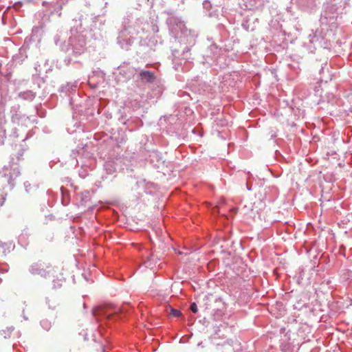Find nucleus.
Wrapping results in <instances>:
<instances>
[{"label":"nucleus","mask_w":352,"mask_h":352,"mask_svg":"<svg viewBox=\"0 0 352 352\" xmlns=\"http://www.w3.org/2000/svg\"><path fill=\"white\" fill-rule=\"evenodd\" d=\"M145 23L143 19H138L132 22L130 17L124 18L122 29L119 32L118 43L122 47L127 49L133 42L136 36L144 30Z\"/></svg>","instance_id":"nucleus-1"},{"label":"nucleus","mask_w":352,"mask_h":352,"mask_svg":"<svg viewBox=\"0 0 352 352\" xmlns=\"http://www.w3.org/2000/svg\"><path fill=\"white\" fill-rule=\"evenodd\" d=\"M169 31L173 36L179 38L180 42L193 43L195 41L193 36L191 35L190 31L188 30L184 22L176 16H170L166 21Z\"/></svg>","instance_id":"nucleus-2"},{"label":"nucleus","mask_w":352,"mask_h":352,"mask_svg":"<svg viewBox=\"0 0 352 352\" xmlns=\"http://www.w3.org/2000/svg\"><path fill=\"white\" fill-rule=\"evenodd\" d=\"M60 49L65 52L72 50V54L76 56L83 54L86 50V42L83 35L76 32L69 37L67 43L60 45Z\"/></svg>","instance_id":"nucleus-3"},{"label":"nucleus","mask_w":352,"mask_h":352,"mask_svg":"<svg viewBox=\"0 0 352 352\" xmlns=\"http://www.w3.org/2000/svg\"><path fill=\"white\" fill-rule=\"evenodd\" d=\"M55 270L52 266L46 262L38 261L32 263L29 267V272L33 275H38L47 278L52 274L54 276Z\"/></svg>","instance_id":"nucleus-4"},{"label":"nucleus","mask_w":352,"mask_h":352,"mask_svg":"<svg viewBox=\"0 0 352 352\" xmlns=\"http://www.w3.org/2000/svg\"><path fill=\"white\" fill-rule=\"evenodd\" d=\"M120 309L111 305L98 307L93 309V315L98 318L101 316L107 319H111L119 312Z\"/></svg>","instance_id":"nucleus-5"},{"label":"nucleus","mask_w":352,"mask_h":352,"mask_svg":"<svg viewBox=\"0 0 352 352\" xmlns=\"http://www.w3.org/2000/svg\"><path fill=\"white\" fill-rule=\"evenodd\" d=\"M3 174L8 184L13 187L14 186V180L20 175V172L16 166L14 168L5 166Z\"/></svg>","instance_id":"nucleus-6"},{"label":"nucleus","mask_w":352,"mask_h":352,"mask_svg":"<svg viewBox=\"0 0 352 352\" xmlns=\"http://www.w3.org/2000/svg\"><path fill=\"white\" fill-rule=\"evenodd\" d=\"M140 78L144 82H153L155 80V76L153 72L149 71H141L140 72Z\"/></svg>","instance_id":"nucleus-7"},{"label":"nucleus","mask_w":352,"mask_h":352,"mask_svg":"<svg viewBox=\"0 0 352 352\" xmlns=\"http://www.w3.org/2000/svg\"><path fill=\"white\" fill-rule=\"evenodd\" d=\"M14 327L12 326L6 327V329L0 331V339H8L11 338Z\"/></svg>","instance_id":"nucleus-8"},{"label":"nucleus","mask_w":352,"mask_h":352,"mask_svg":"<svg viewBox=\"0 0 352 352\" xmlns=\"http://www.w3.org/2000/svg\"><path fill=\"white\" fill-rule=\"evenodd\" d=\"M35 94L30 90L21 92L19 96L24 100H32L35 98Z\"/></svg>","instance_id":"nucleus-9"},{"label":"nucleus","mask_w":352,"mask_h":352,"mask_svg":"<svg viewBox=\"0 0 352 352\" xmlns=\"http://www.w3.org/2000/svg\"><path fill=\"white\" fill-rule=\"evenodd\" d=\"M104 169L108 174H113L115 173L116 168L114 166V162L112 161L106 162L104 164Z\"/></svg>","instance_id":"nucleus-10"},{"label":"nucleus","mask_w":352,"mask_h":352,"mask_svg":"<svg viewBox=\"0 0 352 352\" xmlns=\"http://www.w3.org/2000/svg\"><path fill=\"white\" fill-rule=\"evenodd\" d=\"M63 281V278L62 275H60V278L58 277L57 280H53V287L59 288L60 287L62 286Z\"/></svg>","instance_id":"nucleus-11"},{"label":"nucleus","mask_w":352,"mask_h":352,"mask_svg":"<svg viewBox=\"0 0 352 352\" xmlns=\"http://www.w3.org/2000/svg\"><path fill=\"white\" fill-rule=\"evenodd\" d=\"M41 324L42 327L46 331H48L51 327V322L47 320H43L41 322Z\"/></svg>","instance_id":"nucleus-12"},{"label":"nucleus","mask_w":352,"mask_h":352,"mask_svg":"<svg viewBox=\"0 0 352 352\" xmlns=\"http://www.w3.org/2000/svg\"><path fill=\"white\" fill-rule=\"evenodd\" d=\"M170 314L174 317H179L181 315V312L179 310L171 309Z\"/></svg>","instance_id":"nucleus-13"},{"label":"nucleus","mask_w":352,"mask_h":352,"mask_svg":"<svg viewBox=\"0 0 352 352\" xmlns=\"http://www.w3.org/2000/svg\"><path fill=\"white\" fill-rule=\"evenodd\" d=\"M190 309L191 311L193 312L194 314H196L198 311L197 306L195 302L191 303Z\"/></svg>","instance_id":"nucleus-14"},{"label":"nucleus","mask_w":352,"mask_h":352,"mask_svg":"<svg viewBox=\"0 0 352 352\" xmlns=\"http://www.w3.org/2000/svg\"><path fill=\"white\" fill-rule=\"evenodd\" d=\"M54 40H55V43H56V45H58V41H59V38H58V36H55Z\"/></svg>","instance_id":"nucleus-15"}]
</instances>
